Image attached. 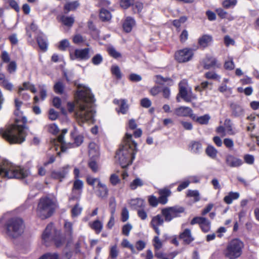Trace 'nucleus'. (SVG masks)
Instances as JSON below:
<instances>
[{"mask_svg":"<svg viewBox=\"0 0 259 259\" xmlns=\"http://www.w3.org/2000/svg\"><path fill=\"white\" fill-rule=\"evenodd\" d=\"M82 210V208L79 206V204H76L71 210L72 217L74 218L78 216L81 214Z\"/></svg>","mask_w":259,"mask_h":259,"instance_id":"obj_42","label":"nucleus"},{"mask_svg":"<svg viewBox=\"0 0 259 259\" xmlns=\"http://www.w3.org/2000/svg\"><path fill=\"white\" fill-rule=\"evenodd\" d=\"M64 89V84L63 83L62 81H60L57 82L54 86V90L55 92L58 94H63Z\"/></svg>","mask_w":259,"mask_h":259,"instance_id":"obj_36","label":"nucleus"},{"mask_svg":"<svg viewBox=\"0 0 259 259\" xmlns=\"http://www.w3.org/2000/svg\"><path fill=\"white\" fill-rule=\"evenodd\" d=\"M185 211V208L180 206L167 207L161 210V214L164 218L165 222H169L174 219L180 217L181 214Z\"/></svg>","mask_w":259,"mask_h":259,"instance_id":"obj_9","label":"nucleus"},{"mask_svg":"<svg viewBox=\"0 0 259 259\" xmlns=\"http://www.w3.org/2000/svg\"><path fill=\"white\" fill-rule=\"evenodd\" d=\"M112 73L118 79L121 78V73L118 66L116 65L112 66L111 67Z\"/></svg>","mask_w":259,"mask_h":259,"instance_id":"obj_49","label":"nucleus"},{"mask_svg":"<svg viewBox=\"0 0 259 259\" xmlns=\"http://www.w3.org/2000/svg\"><path fill=\"white\" fill-rule=\"evenodd\" d=\"M175 113L179 116H190L193 115L192 109L188 107L181 106L175 110Z\"/></svg>","mask_w":259,"mask_h":259,"instance_id":"obj_20","label":"nucleus"},{"mask_svg":"<svg viewBox=\"0 0 259 259\" xmlns=\"http://www.w3.org/2000/svg\"><path fill=\"white\" fill-rule=\"evenodd\" d=\"M102 61L103 58L100 54L96 55L92 59V63L95 65L100 64Z\"/></svg>","mask_w":259,"mask_h":259,"instance_id":"obj_58","label":"nucleus"},{"mask_svg":"<svg viewBox=\"0 0 259 259\" xmlns=\"http://www.w3.org/2000/svg\"><path fill=\"white\" fill-rule=\"evenodd\" d=\"M36 39L40 49L44 52L46 51L48 46L46 36L43 33H41L38 35Z\"/></svg>","mask_w":259,"mask_h":259,"instance_id":"obj_22","label":"nucleus"},{"mask_svg":"<svg viewBox=\"0 0 259 259\" xmlns=\"http://www.w3.org/2000/svg\"><path fill=\"white\" fill-rule=\"evenodd\" d=\"M136 147L137 143L133 140L132 134L126 133L115 155L116 159L122 168L132 164L135 158Z\"/></svg>","mask_w":259,"mask_h":259,"instance_id":"obj_2","label":"nucleus"},{"mask_svg":"<svg viewBox=\"0 0 259 259\" xmlns=\"http://www.w3.org/2000/svg\"><path fill=\"white\" fill-rule=\"evenodd\" d=\"M135 25V20L131 17H127L123 23L122 27L124 31L126 32H129L131 31Z\"/></svg>","mask_w":259,"mask_h":259,"instance_id":"obj_26","label":"nucleus"},{"mask_svg":"<svg viewBox=\"0 0 259 259\" xmlns=\"http://www.w3.org/2000/svg\"><path fill=\"white\" fill-rule=\"evenodd\" d=\"M134 3V0H121L120 5L122 8L126 9L133 5Z\"/></svg>","mask_w":259,"mask_h":259,"instance_id":"obj_51","label":"nucleus"},{"mask_svg":"<svg viewBox=\"0 0 259 259\" xmlns=\"http://www.w3.org/2000/svg\"><path fill=\"white\" fill-rule=\"evenodd\" d=\"M79 5L78 1L66 3L64 6V13L67 14L69 11L75 10Z\"/></svg>","mask_w":259,"mask_h":259,"instance_id":"obj_33","label":"nucleus"},{"mask_svg":"<svg viewBox=\"0 0 259 259\" xmlns=\"http://www.w3.org/2000/svg\"><path fill=\"white\" fill-rule=\"evenodd\" d=\"M90 227L94 230L97 234L100 233L103 229V224L99 220H96L89 223Z\"/></svg>","mask_w":259,"mask_h":259,"instance_id":"obj_30","label":"nucleus"},{"mask_svg":"<svg viewBox=\"0 0 259 259\" xmlns=\"http://www.w3.org/2000/svg\"><path fill=\"white\" fill-rule=\"evenodd\" d=\"M159 235H157V236H156L154 237L153 239V245L156 250H158L160 249L162 247V242L160 240L159 237Z\"/></svg>","mask_w":259,"mask_h":259,"instance_id":"obj_54","label":"nucleus"},{"mask_svg":"<svg viewBox=\"0 0 259 259\" xmlns=\"http://www.w3.org/2000/svg\"><path fill=\"white\" fill-rule=\"evenodd\" d=\"M83 185V182L81 180L76 179L73 183V186L72 189V193H75L76 192H77L79 194H80L82 191Z\"/></svg>","mask_w":259,"mask_h":259,"instance_id":"obj_34","label":"nucleus"},{"mask_svg":"<svg viewBox=\"0 0 259 259\" xmlns=\"http://www.w3.org/2000/svg\"><path fill=\"white\" fill-rule=\"evenodd\" d=\"M38 89L39 90V95L40 96L41 100L44 101L47 97V90L46 89L45 85L39 84Z\"/></svg>","mask_w":259,"mask_h":259,"instance_id":"obj_48","label":"nucleus"},{"mask_svg":"<svg viewBox=\"0 0 259 259\" xmlns=\"http://www.w3.org/2000/svg\"><path fill=\"white\" fill-rule=\"evenodd\" d=\"M61 20L65 25L67 26H72L74 22V18L71 16H62Z\"/></svg>","mask_w":259,"mask_h":259,"instance_id":"obj_38","label":"nucleus"},{"mask_svg":"<svg viewBox=\"0 0 259 259\" xmlns=\"http://www.w3.org/2000/svg\"><path fill=\"white\" fill-rule=\"evenodd\" d=\"M87 182L89 185L94 187L95 183H97L98 185L99 184V182H101V181L98 178H95L89 176L87 178Z\"/></svg>","mask_w":259,"mask_h":259,"instance_id":"obj_56","label":"nucleus"},{"mask_svg":"<svg viewBox=\"0 0 259 259\" xmlns=\"http://www.w3.org/2000/svg\"><path fill=\"white\" fill-rule=\"evenodd\" d=\"M39 259H59L58 256L55 253H46L43 255Z\"/></svg>","mask_w":259,"mask_h":259,"instance_id":"obj_64","label":"nucleus"},{"mask_svg":"<svg viewBox=\"0 0 259 259\" xmlns=\"http://www.w3.org/2000/svg\"><path fill=\"white\" fill-rule=\"evenodd\" d=\"M226 135L229 136L235 135L237 131L233 127L231 121L229 119H226L224 122Z\"/></svg>","mask_w":259,"mask_h":259,"instance_id":"obj_27","label":"nucleus"},{"mask_svg":"<svg viewBox=\"0 0 259 259\" xmlns=\"http://www.w3.org/2000/svg\"><path fill=\"white\" fill-rule=\"evenodd\" d=\"M206 153L208 156L214 159L217 156L218 151L212 146H208L206 149Z\"/></svg>","mask_w":259,"mask_h":259,"instance_id":"obj_40","label":"nucleus"},{"mask_svg":"<svg viewBox=\"0 0 259 259\" xmlns=\"http://www.w3.org/2000/svg\"><path fill=\"white\" fill-rule=\"evenodd\" d=\"M109 55L112 57L117 59L121 57V54L118 52L113 47H109L107 49Z\"/></svg>","mask_w":259,"mask_h":259,"instance_id":"obj_46","label":"nucleus"},{"mask_svg":"<svg viewBox=\"0 0 259 259\" xmlns=\"http://www.w3.org/2000/svg\"><path fill=\"white\" fill-rule=\"evenodd\" d=\"M70 168V166L69 165H66L61 168L59 170H54L51 173V177L62 181V179L65 178L68 174Z\"/></svg>","mask_w":259,"mask_h":259,"instance_id":"obj_16","label":"nucleus"},{"mask_svg":"<svg viewBox=\"0 0 259 259\" xmlns=\"http://www.w3.org/2000/svg\"><path fill=\"white\" fill-rule=\"evenodd\" d=\"M189 148L191 152L195 154L200 153L202 151V145L198 142H192L190 145Z\"/></svg>","mask_w":259,"mask_h":259,"instance_id":"obj_31","label":"nucleus"},{"mask_svg":"<svg viewBox=\"0 0 259 259\" xmlns=\"http://www.w3.org/2000/svg\"><path fill=\"white\" fill-rule=\"evenodd\" d=\"M27 129L25 124H13L6 128H1L0 135L10 144H21L25 140Z\"/></svg>","mask_w":259,"mask_h":259,"instance_id":"obj_3","label":"nucleus"},{"mask_svg":"<svg viewBox=\"0 0 259 259\" xmlns=\"http://www.w3.org/2000/svg\"><path fill=\"white\" fill-rule=\"evenodd\" d=\"M205 76L207 79H214L216 80H220L221 76L217 74L214 71L207 72L205 74Z\"/></svg>","mask_w":259,"mask_h":259,"instance_id":"obj_44","label":"nucleus"},{"mask_svg":"<svg viewBox=\"0 0 259 259\" xmlns=\"http://www.w3.org/2000/svg\"><path fill=\"white\" fill-rule=\"evenodd\" d=\"M65 231L68 235L70 236L72 232V224L70 222H65L64 224Z\"/></svg>","mask_w":259,"mask_h":259,"instance_id":"obj_59","label":"nucleus"},{"mask_svg":"<svg viewBox=\"0 0 259 259\" xmlns=\"http://www.w3.org/2000/svg\"><path fill=\"white\" fill-rule=\"evenodd\" d=\"M89 154L92 157L98 156L99 148L95 143H90L89 145Z\"/></svg>","mask_w":259,"mask_h":259,"instance_id":"obj_32","label":"nucleus"},{"mask_svg":"<svg viewBox=\"0 0 259 259\" xmlns=\"http://www.w3.org/2000/svg\"><path fill=\"white\" fill-rule=\"evenodd\" d=\"M239 196L240 194L238 192H230L224 197V201L226 203L230 204L233 200L238 199Z\"/></svg>","mask_w":259,"mask_h":259,"instance_id":"obj_29","label":"nucleus"},{"mask_svg":"<svg viewBox=\"0 0 259 259\" xmlns=\"http://www.w3.org/2000/svg\"><path fill=\"white\" fill-rule=\"evenodd\" d=\"M191 225L198 224L204 232H207L210 229V222L205 218L196 217L194 218L191 221Z\"/></svg>","mask_w":259,"mask_h":259,"instance_id":"obj_11","label":"nucleus"},{"mask_svg":"<svg viewBox=\"0 0 259 259\" xmlns=\"http://www.w3.org/2000/svg\"><path fill=\"white\" fill-rule=\"evenodd\" d=\"M145 246L146 244L143 241L139 240L136 242L135 248L136 250L141 251L145 247Z\"/></svg>","mask_w":259,"mask_h":259,"instance_id":"obj_63","label":"nucleus"},{"mask_svg":"<svg viewBox=\"0 0 259 259\" xmlns=\"http://www.w3.org/2000/svg\"><path fill=\"white\" fill-rule=\"evenodd\" d=\"M131 204L135 207V208H139V209H143L145 206V202L144 200L137 198L136 199L132 200L131 201Z\"/></svg>","mask_w":259,"mask_h":259,"instance_id":"obj_37","label":"nucleus"},{"mask_svg":"<svg viewBox=\"0 0 259 259\" xmlns=\"http://www.w3.org/2000/svg\"><path fill=\"white\" fill-rule=\"evenodd\" d=\"M113 103L115 104L118 105L119 106V109H116V111L118 113H121L123 114H125L127 113L128 110V105L127 104V101L125 99H114Z\"/></svg>","mask_w":259,"mask_h":259,"instance_id":"obj_19","label":"nucleus"},{"mask_svg":"<svg viewBox=\"0 0 259 259\" xmlns=\"http://www.w3.org/2000/svg\"><path fill=\"white\" fill-rule=\"evenodd\" d=\"M148 201L150 205L153 207H156L159 203L158 199L154 196H149Z\"/></svg>","mask_w":259,"mask_h":259,"instance_id":"obj_61","label":"nucleus"},{"mask_svg":"<svg viewBox=\"0 0 259 259\" xmlns=\"http://www.w3.org/2000/svg\"><path fill=\"white\" fill-rule=\"evenodd\" d=\"M121 244L122 246L123 247L130 248L131 249V251L133 253H136L137 252V250H136V249H135V247L130 243V242L127 240V239H124L122 240Z\"/></svg>","mask_w":259,"mask_h":259,"instance_id":"obj_45","label":"nucleus"},{"mask_svg":"<svg viewBox=\"0 0 259 259\" xmlns=\"http://www.w3.org/2000/svg\"><path fill=\"white\" fill-rule=\"evenodd\" d=\"M90 49L85 48L83 49H76L74 54H70V58L72 60L79 59L80 60H87L90 58L89 55Z\"/></svg>","mask_w":259,"mask_h":259,"instance_id":"obj_12","label":"nucleus"},{"mask_svg":"<svg viewBox=\"0 0 259 259\" xmlns=\"http://www.w3.org/2000/svg\"><path fill=\"white\" fill-rule=\"evenodd\" d=\"M243 243L238 239L231 240L227 245L225 256L229 259H236L242 254Z\"/></svg>","mask_w":259,"mask_h":259,"instance_id":"obj_8","label":"nucleus"},{"mask_svg":"<svg viewBox=\"0 0 259 259\" xmlns=\"http://www.w3.org/2000/svg\"><path fill=\"white\" fill-rule=\"evenodd\" d=\"M224 68L227 70H231L234 69L235 64L233 61V59L226 61L224 64Z\"/></svg>","mask_w":259,"mask_h":259,"instance_id":"obj_53","label":"nucleus"},{"mask_svg":"<svg viewBox=\"0 0 259 259\" xmlns=\"http://www.w3.org/2000/svg\"><path fill=\"white\" fill-rule=\"evenodd\" d=\"M94 188L95 194L97 197L103 199L107 198L109 190L105 184L99 182V184Z\"/></svg>","mask_w":259,"mask_h":259,"instance_id":"obj_14","label":"nucleus"},{"mask_svg":"<svg viewBox=\"0 0 259 259\" xmlns=\"http://www.w3.org/2000/svg\"><path fill=\"white\" fill-rule=\"evenodd\" d=\"M180 238L182 239L186 244H189L194 240L191 234V231L189 229H185L180 235Z\"/></svg>","mask_w":259,"mask_h":259,"instance_id":"obj_25","label":"nucleus"},{"mask_svg":"<svg viewBox=\"0 0 259 259\" xmlns=\"http://www.w3.org/2000/svg\"><path fill=\"white\" fill-rule=\"evenodd\" d=\"M75 84L78 90L75 95V102H68L67 108L70 113L74 112L77 122L82 126L84 123L93 122L95 99L88 87L81 84Z\"/></svg>","mask_w":259,"mask_h":259,"instance_id":"obj_1","label":"nucleus"},{"mask_svg":"<svg viewBox=\"0 0 259 259\" xmlns=\"http://www.w3.org/2000/svg\"><path fill=\"white\" fill-rule=\"evenodd\" d=\"M55 209V203L52 199L45 197L40 199L36 208V214L41 219L50 217Z\"/></svg>","mask_w":259,"mask_h":259,"instance_id":"obj_5","label":"nucleus"},{"mask_svg":"<svg viewBox=\"0 0 259 259\" xmlns=\"http://www.w3.org/2000/svg\"><path fill=\"white\" fill-rule=\"evenodd\" d=\"M129 79L133 82H139L142 80V77L139 74L132 73L129 76Z\"/></svg>","mask_w":259,"mask_h":259,"instance_id":"obj_62","label":"nucleus"},{"mask_svg":"<svg viewBox=\"0 0 259 259\" xmlns=\"http://www.w3.org/2000/svg\"><path fill=\"white\" fill-rule=\"evenodd\" d=\"M143 185L142 181L139 178L135 179L130 184V188L132 190L136 189L138 187Z\"/></svg>","mask_w":259,"mask_h":259,"instance_id":"obj_47","label":"nucleus"},{"mask_svg":"<svg viewBox=\"0 0 259 259\" xmlns=\"http://www.w3.org/2000/svg\"><path fill=\"white\" fill-rule=\"evenodd\" d=\"M0 85L6 90L9 91H12L13 89V84L10 82L8 79L4 82H0Z\"/></svg>","mask_w":259,"mask_h":259,"instance_id":"obj_50","label":"nucleus"},{"mask_svg":"<svg viewBox=\"0 0 259 259\" xmlns=\"http://www.w3.org/2000/svg\"><path fill=\"white\" fill-rule=\"evenodd\" d=\"M163 217L162 214H157L152 218L150 222L151 227L158 235L160 234V231L158 227L162 226L165 221L164 218L163 219Z\"/></svg>","mask_w":259,"mask_h":259,"instance_id":"obj_15","label":"nucleus"},{"mask_svg":"<svg viewBox=\"0 0 259 259\" xmlns=\"http://www.w3.org/2000/svg\"><path fill=\"white\" fill-rule=\"evenodd\" d=\"M17 68V65L15 61H11L9 63L8 66V71L10 73H14L16 71Z\"/></svg>","mask_w":259,"mask_h":259,"instance_id":"obj_60","label":"nucleus"},{"mask_svg":"<svg viewBox=\"0 0 259 259\" xmlns=\"http://www.w3.org/2000/svg\"><path fill=\"white\" fill-rule=\"evenodd\" d=\"M179 95L186 101L190 102L192 99V94L191 90H188L187 88V85L183 81L179 83Z\"/></svg>","mask_w":259,"mask_h":259,"instance_id":"obj_13","label":"nucleus"},{"mask_svg":"<svg viewBox=\"0 0 259 259\" xmlns=\"http://www.w3.org/2000/svg\"><path fill=\"white\" fill-rule=\"evenodd\" d=\"M100 18L103 21H109L111 18V15L109 11L102 9L100 11Z\"/></svg>","mask_w":259,"mask_h":259,"instance_id":"obj_35","label":"nucleus"},{"mask_svg":"<svg viewBox=\"0 0 259 259\" xmlns=\"http://www.w3.org/2000/svg\"><path fill=\"white\" fill-rule=\"evenodd\" d=\"M232 115L234 117H240L244 114L243 108L236 103H232L230 105Z\"/></svg>","mask_w":259,"mask_h":259,"instance_id":"obj_23","label":"nucleus"},{"mask_svg":"<svg viewBox=\"0 0 259 259\" xmlns=\"http://www.w3.org/2000/svg\"><path fill=\"white\" fill-rule=\"evenodd\" d=\"M191 118L201 124H207L208 123L210 117L208 114L197 117L195 115L191 116Z\"/></svg>","mask_w":259,"mask_h":259,"instance_id":"obj_28","label":"nucleus"},{"mask_svg":"<svg viewBox=\"0 0 259 259\" xmlns=\"http://www.w3.org/2000/svg\"><path fill=\"white\" fill-rule=\"evenodd\" d=\"M119 252V249L116 245L111 246L109 251V257H110L111 259H117Z\"/></svg>","mask_w":259,"mask_h":259,"instance_id":"obj_39","label":"nucleus"},{"mask_svg":"<svg viewBox=\"0 0 259 259\" xmlns=\"http://www.w3.org/2000/svg\"><path fill=\"white\" fill-rule=\"evenodd\" d=\"M28 170L22 168L8 162H5L0 167V176L8 179H23L28 176Z\"/></svg>","mask_w":259,"mask_h":259,"instance_id":"obj_4","label":"nucleus"},{"mask_svg":"<svg viewBox=\"0 0 259 259\" xmlns=\"http://www.w3.org/2000/svg\"><path fill=\"white\" fill-rule=\"evenodd\" d=\"M132 226L129 223L124 225L122 228V234L128 236L131 230L132 229Z\"/></svg>","mask_w":259,"mask_h":259,"instance_id":"obj_55","label":"nucleus"},{"mask_svg":"<svg viewBox=\"0 0 259 259\" xmlns=\"http://www.w3.org/2000/svg\"><path fill=\"white\" fill-rule=\"evenodd\" d=\"M5 229L8 236L12 238H16L23 232V222L19 218H11L7 222Z\"/></svg>","mask_w":259,"mask_h":259,"instance_id":"obj_6","label":"nucleus"},{"mask_svg":"<svg viewBox=\"0 0 259 259\" xmlns=\"http://www.w3.org/2000/svg\"><path fill=\"white\" fill-rule=\"evenodd\" d=\"M193 56L192 49L185 48L177 52L175 54L176 59L180 63L189 61Z\"/></svg>","mask_w":259,"mask_h":259,"instance_id":"obj_10","label":"nucleus"},{"mask_svg":"<svg viewBox=\"0 0 259 259\" xmlns=\"http://www.w3.org/2000/svg\"><path fill=\"white\" fill-rule=\"evenodd\" d=\"M203 65L204 68L205 69H209L214 67L219 68L221 66L220 64H217L216 59L210 56H206L203 60Z\"/></svg>","mask_w":259,"mask_h":259,"instance_id":"obj_18","label":"nucleus"},{"mask_svg":"<svg viewBox=\"0 0 259 259\" xmlns=\"http://www.w3.org/2000/svg\"><path fill=\"white\" fill-rule=\"evenodd\" d=\"M226 164L231 167H238L243 163L242 159L232 155H228L226 157Z\"/></svg>","mask_w":259,"mask_h":259,"instance_id":"obj_17","label":"nucleus"},{"mask_svg":"<svg viewBox=\"0 0 259 259\" xmlns=\"http://www.w3.org/2000/svg\"><path fill=\"white\" fill-rule=\"evenodd\" d=\"M47 127L48 131L54 135L57 134L59 131L57 125L54 123L49 124Z\"/></svg>","mask_w":259,"mask_h":259,"instance_id":"obj_52","label":"nucleus"},{"mask_svg":"<svg viewBox=\"0 0 259 259\" xmlns=\"http://www.w3.org/2000/svg\"><path fill=\"white\" fill-rule=\"evenodd\" d=\"M59 231L54 229L53 224L48 225L42 235V239L45 243L53 240L57 247L61 246L64 243V238L60 237Z\"/></svg>","mask_w":259,"mask_h":259,"instance_id":"obj_7","label":"nucleus"},{"mask_svg":"<svg viewBox=\"0 0 259 259\" xmlns=\"http://www.w3.org/2000/svg\"><path fill=\"white\" fill-rule=\"evenodd\" d=\"M212 37L209 34H204L198 39V44L200 47L205 48L210 45L212 41Z\"/></svg>","mask_w":259,"mask_h":259,"instance_id":"obj_21","label":"nucleus"},{"mask_svg":"<svg viewBox=\"0 0 259 259\" xmlns=\"http://www.w3.org/2000/svg\"><path fill=\"white\" fill-rule=\"evenodd\" d=\"M187 195L188 197H193L194 202H197L200 200L199 193L197 190H191L188 191Z\"/></svg>","mask_w":259,"mask_h":259,"instance_id":"obj_41","label":"nucleus"},{"mask_svg":"<svg viewBox=\"0 0 259 259\" xmlns=\"http://www.w3.org/2000/svg\"><path fill=\"white\" fill-rule=\"evenodd\" d=\"M160 196L158 200L159 203L162 204H165L167 202V197L170 196L171 194L170 191L168 189H163L159 191Z\"/></svg>","mask_w":259,"mask_h":259,"instance_id":"obj_24","label":"nucleus"},{"mask_svg":"<svg viewBox=\"0 0 259 259\" xmlns=\"http://www.w3.org/2000/svg\"><path fill=\"white\" fill-rule=\"evenodd\" d=\"M69 46V42L67 39H63L60 42L58 48L61 51H65Z\"/></svg>","mask_w":259,"mask_h":259,"instance_id":"obj_57","label":"nucleus"},{"mask_svg":"<svg viewBox=\"0 0 259 259\" xmlns=\"http://www.w3.org/2000/svg\"><path fill=\"white\" fill-rule=\"evenodd\" d=\"M31 84L29 82H24L23 83V87H20L18 89V93L20 96L24 98V93L22 92L24 90H29Z\"/></svg>","mask_w":259,"mask_h":259,"instance_id":"obj_43","label":"nucleus"}]
</instances>
